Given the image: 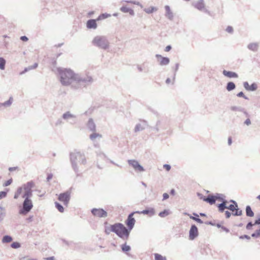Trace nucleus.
Listing matches in <instances>:
<instances>
[{"label": "nucleus", "mask_w": 260, "mask_h": 260, "mask_svg": "<svg viewBox=\"0 0 260 260\" xmlns=\"http://www.w3.org/2000/svg\"><path fill=\"white\" fill-rule=\"evenodd\" d=\"M111 231L122 239H127L129 235L125 227L121 223H116L111 225Z\"/></svg>", "instance_id": "obj_1"}, {"label": "nucleus", "mask_w": 260, "mask_h": 260, "mask_svg": "<svg viewBox=\"0 0 260 260\" xmlns=\"http://www.w3.org/2000/svg\"><path fill=\"white\" fill-rule=\"evenodd\" d=\"M60 76V82L64 85L71 84L76 79V75L71 70L65 69L59 73Z\"/></svg>", "instance_id": "obj_2"}, {"label": "nucleus", "mask_w": 260, "mask_h": 260, "mask_svg": "<svg viewBox=\"0 0 260 260\" xmlns=\"http://www.w3.org/2000/svg\"><path fill=\"white\" fill-rule=\"evenodd\" d=\"M22 206L19 210V213L21 215H26L33 207V204L30 198H24Z\"/></svg>", "instance_id": "obj_3"}, {"label": "nucleus", "mask_w": 260, "mask_h": 260, "mask_svg": "<svg viewBox=\"0 0 260 260\" xmlns=\"http://www.w3.org/2000/svg\"><path fill=\"white\" fill-rule=\"evenodd\" d=\"M35 184L33 181H30L23 184V188L24 192L22 195L23 198H30L32 196V188L34 187Z\"/></svg>", "instance_id": "obj_4"}, {"label": "nucleus", "mask_w": 260, "mask_h": 260, "mask_svg": "<svg viewBox=\"0 0 260 260\" xmlns=\"http://www.w3.org/2000/svg\"><path fill=\"white\" fill-rule=\"evenodd\" d=\"M93 43L101 48L106 49L108 48L109 44L106 39L102 37H96L93 40Z\"/></svg>", "instance_id": "obj_5"}, {"label": "nucleus", "mask_w": 260, "mask_h": 260, "mask_svg": "<svg viewBox=\"0 0 260 260\" xmlns=\"http://www.w3.org/2000/svg\"><path fill=\"white\" fill-rule=\"evenodd\" d=\"M137 213L136 212H133L131 213L127 216V218L126 220L125 221V224L127 225V230L128 232L129 235L130 234L131 231L132 230V229L134 228L136 220L133 217L134 215Z\"/></svg>", "instance_id": "obj_6"}, {"label": "nucleus", "mask_w": 260, "mask_h": 260, "mask_svg": "<svg viewBox=\"0 0 260 260\" xmlns=\"http://www.w3.org/2000/svg\"><path fill=\"white\" fill-rule=\"evenodd\" d=\"M215 201L217 200L221 202L220 204L217 205L218 211L225 207V204L228 203V201L225 200V196L223 194L216 193L215 195Z\"/></svg>", "instance_id": "obj_7"}, {"label": "nucleus", "mask_w": 260, "mask_h": 260, "mask_svg": "<svg viewBox=\"0 0 260 260\" xmlns=\"http://www.w3.org/2000/svg\"><path fill=\"white\" fill-rule=\"evenodd\" d=\"M71 198V192L67 191L59 194L58 200L63 202L64 205L67 206Z\"/></svg>", "instance_id": "obj_8"}, {"label": "nucleus", "mask_w": 260, "mask_h": 260, "mask_svg": "<svg viewBox=\"0 0 260 260\" xmlns=\"http://www.w3.org/2000/svg\"><path fill=\"white\" fill-rule=\"evenodd\" d=\"M93 215L99 218H105L108 216V213L102 208H93L91 210Z\"/></svg>", "instance_id": "obj_9"}, {"label": "nucleus", "mask_w": 260, "mask_h": 260, "mask_svg": "<svg viewBox=\"0 0 260 260\" xmlns=\"http://www.w3.org/2000/svg\"><path fill=\"white\" fill-rule=\"evenodd\" d=\"M199 235L198 229L195 224H192L189 232V238L190 240H194Z\"/></svg>", "instance_id": "obj_10"}, {"label": "nucleus", "mask_w": 260, "mask_h": 260, "mask_svg": "<svg viewBox=\"0 0 260 260\" xmlns=\"http://www.w3.org/2000/svg\"><path fill=\"white\" fill-rule=\"evenodd\" d=\"M136 212L152 216L155 214V210L153 208H148L142 211H137Z\"/></svg>", "instance_id": "obj_11"}, {"label": "nucleus", "mask_w": 260, "mask_h": 260, "mask_svg": "<svg viewBox=\"0 0 260 260\" xmlns=\"http://www.w3.org/2000/svg\"><path fill=\"white\" fill-rule=\"evenodd\" d=\"M156 57L158 59L159 64L161 66L167 65L170 62V60L168 58L162 57L160 55L157 54L156 55Z\"/></svg>", "instance_id": "obj_12"}, {"label": "nucleus", "mask_w": 260, "mask_h": 260, "mask_svg": "<svg viewBox=\"0 0 260 260\" xmlns=\"http://www.w3.org/2000/svg\"><path fill=\"white\" fill-rule=\"evenodd\" d=\"M204 201L208 203L210 205H213L215 203V196L213 195H208L207 197H204Z\"/></svg>", "instance_id": "obj_13"}, {"label": "nucleus", "mask_w": 260, "mask_h": 260, "mask_svg": "<svg viewBox=\"0 0 260 260\" xmlns=\"http://www.w3.org/2000/svg\"><path fill=\"white\" fill-rule=\"evenodd\" d=\"M184 214L189 216L190 219L196 221L199 223H203V221L199 218V215L196 213H193V215H194V216L190 215L187 213H184Z\"/></svg>", "instance_id": "obj_14"}, {"label": "nucleus", "mask_w": 260, "mask_h": 260, "mask_svg": "<svg viewBox=\"0 0 260 260\" xmlns=\"http://www.w3.org/2000/svg\"><path fill=\"white\" fill-rule=\"evenodd\" d=\"M244 86L246 89L250 91L255 90L257 88L256 84L253 83L251 85H249L247 82L244 83Z\"/></svg>", "instance_id": "obj_15"}, {"label": "nucleus", "mask_w": 260, "mask_h": 260, "mask_svg": "<svg viewBox=\"0 0 260 260\" xmlns=\"http://www.w3.org/2000/svg\"><path fill=\"white\" fill-rule=\"evenodd\" d=\"M96 19H90L87 22V27L88 28H96L97 24L96 23Z\"/></svg>", "instance_id": "obj_16"}, {"label": "nucleus", "mask_w": 260, "mask_h": 260, "mask_svg": "<svg viewBox=\"0 0 260 260\" xmlns=\"http://www.w3.org/2000/svg\"><path fill=\"white\" fill-rule=\"evenodd\" d=\"M236 206L235 205H233V204H231L229 206H227V203H225V207H224L223 208L220 209L219 212H220V213H223L225 209H228L231 211H233L234 212L235 211V209H236Z\"/></svg>", "instance_id": "obj_17"}, {"label": "nucleus", "mask_w": 260, "mask_h": 260, "mask_svg": "<svg viewBox=\"0 0 260 260\" xmlns=\"http://www.w3.org/2000/svg\"><path fill=\"white\" fill-rule=\"evenodd\" d=\"M136 171L141 172L144 171L143 167L140 164H129Z\"/></svg>", "instance_id": "obj_18"}, {"label": "nucleus", "mask_w": 260, "mask_h": 260, "mask_svg": "<svg viewBox=\"0 0 260 260\" xmlns=\"http://www.w3.org/2000/svg\"><path fill=\"white\" fill-rule=\"evenodd\" d=\"M223 74L224 76H225L228 77H229V78H237L238 77V75L236 73L233 72L227 71L226 70H224L223 71Z\"/></svg>", "instance_id": "obj_19"}, {"label": "nucleus", "mask_w": 260, "mask_h": 260, "mask_svg": "<svg viewBox=\"0 0 260 260\" xmlns=\"http://www.w3.org/2000/svg\"><path fill=\"white\" fill-rule=\"evenodd\" d=\"M246 215L248 217H253L254 215L253 211L252 210L249 205L246 206L245 208Z\"/></svg>", "instance_id": "obj_20"}, {"label": "nucleus", "mask_w": 260, "mask_h": 260, "mask_svg": "<svg viewBox=\"0 0 260 260\" xmlns=\"http://www.w3.org/2000/svg\"><path fill=\"white\" fill-rule=\"evenodd\" d=\"M120 10L124 13L128 12L132 15H134V11L126 6L122 7L120 8Z\"/></svg>", "instance_id": "obj_21"}, {"label": "nucleus", "mask_w": 260, "mask_h": 260, "mask_svg": "<svg viewBox=\"0 0 260 260\" xmlns=\"http://www.w3.org/2000/svg\"><path fill=\"white\" fill-rule=\"evenodd\" d=\"M196 8L199 10H202L205 8V5L203 0H201L197 2L195 6Z\"/></svg>", "instance_id": "obj_22"}, {"label": "nucleus", "mask_w": 260, "mask_h": 260, "mask_svg": "<svg viewBox=\"0 0 260 260\" xmlns=\"http://www.w3.org/2000/svg\"><path fill=\"white\" fill-rule=\"evenodd\" d=\"M13 240V238L9 235H5L3 237L2 242L3 243H10Z\"/></svg>", "instance_id": "obj_23"}, {"label": "nucleus", "mask_w": 260, "mask_h": 260, "mask_svg": "<svg viewBox=\"0 0 260 260\" xmlns=\"http://www.w3.org/2000/svg\"><path fill=\"white\" fill-rule=\"evenodd\" d=\"M23 189V185L21 187H19L17 188L14 196V198L15 199H17L19 198V196L21 194Z\"/></svg>", "instance_id": "obj_24"}, {"label": "nucleus", "mask_w": 260, "mask_h": 260, "mask_svg": "<svg viewBox=\"0 0 260 260\" xmlns=\"http://www.w3.org/2000/svg\"><path fill=\"white\" fill-rule=\"evenodd\" d=\"M122 251L124 252H126L131 250V248L129 245H126V243H124L121 246Z\"/></svg>", "instance_id": "obj_25"}, {"label": "nucleus", "mask_w": 260, "mask_h": 260, "mask_svg": "<svg viewBox=\"0 0 260 260\" xmlns=\"http://www.w3.org/2000/svg\"><path fill=\"white\" fill-rule=\"evenodd\" d=\"M88 126L90 127V129L92 131H94L95 129V125L93 123V120L92 119H90L88 122Z\"/></svg>", "instance_id": "obj_26"}, {"label": "nucleus", "mask_w": 260, "mask_h": 260, "mask_svg": "<svg viewBox=\"0 0 260 260\" xmlns=\"http://www.w3.org/2000/svg\"><path fill=\"white\" fill-rule=\"evenodd\" d=\"M154 255L155 260H167V258L165 256H164L160 254L154 253Z\"/></svg>", "instance_id": "obj_27"}, {"label": "nucleus", "mask_w": 260, "mask_h": 260, "mask_svg": "<svg viewBox=\"0 0 260 260\" xmlns=\"http://www.w3.org/2000/svg\"><path fill=\"white\" fill-rule=\"evenodd\" d=\"M55 207L57 208V209L61 213L63 212L64 211V208L59 203L55 202Z\"/></svg>", "instance_id": "obj_28"}, {"label": "nucleus", "mask_w": 260, "mask_h": 260, "mask_svg": "<svg viewBox=\"0 0 260 260\" xmlns=\"http://www.w3.org/2000/svg\"><path fill=\"white\" fill-rule=\"evenodd\" d=\"M235 88V85L233 82H229L228 83L226 89L228 91L233 90Z\"/></svg>", "instance_id": "obj_29"}, {"label": "nucleus", "mask_w": 260, "mask_h": 260, "mask_svg": "<svg viewBox=\"0 0 260 260\" xmlns=\"http://www.w3.org/2000/svg\"><path fill=\"white\" fill-rule=\"evenodd\" d=\"M111 15L110 14H102L101 15H100L98 17V18L96 19V20L97 21H99V20H103V19H106L109 17H110Z\"/></svg>", "instance_id": "obj_30"}, {"label": "nucleus", "mask_w": 260, "mask_h": 260, "mask_svg": "<svg viewBox=\"0 0 260 260\" xmlns=\"http://www.w3.org/2000/svg\"><path fill=\"white\" fill-rule=\"evenodd\" d=\"M169 214V210L165 209L164 211L159 212L158 215L161 217H165L168 216Z\"/></svg>", "instance_id": "obj_31"}, {"label": "nucleus", "mask_w": 260, "mask_h": 260, "mask_svg": "<svg viewBox=\"0 0 260 260\" xmlns=\"http://www.w3.org/2000/svg\"><path fill=\"white\" fill-rule=\"evenodd\" d=\"M102 135L101 134H98V133H93L90 135V138L92 140H95L96 138H101Z\"/></svg>", "instance_id": "obj_32"}, {"label": "nucleus", "mask_w": 260, "mask_h": 260, "mask_svg": "<svg viewBox=\"0 0 260 260\" xmlns=\"http://www.w3.org/2000/svg\"><path fill=\"white\" fill-rule=\"evenodd\" d=\"M6 64V61L5 60L2 58H0V69L1 70H4L5 69V66Z\"/></svg>", "instance_id": "obj_33"}, {"label": "nucleus", "mask_w": 260, "mask_h": 260, "mask_svg": "<svg viewBox=\"0 0 260 260\" xmlns=\"http://www.w3.org/2000/svg\"><path fill=\"white\" fill-rule=\"evenodd\" d=\"M11 247L12 248L17 249L21 247V245L19 242H14L11 244Z\"/></svg>", "instance_id": "obj_34"}, {"label": "nucleus", "mask_w": 260, "mask_h": 260, "mask_svg": "<svg viewBox=\"0 0 260 260\" xmlns=\"http://www.w3.org/2000/svg\"><path fill=\"white\" fill-rule=\"evenodd\" d=\"M260 236V229L257 230L255 232L251 234V237L253 238H258Z\"/></svg>", "instance_id": "obj_35"}, {"label": "nucleus", "mask_w": 260, "mask_h": 260, "mask_svg": "<svg viewBox=\"0 0 260 260\" xmlns=\"http://www.w3.org/2000/svg\"><path fill=\"white\" fill-rule=\"evenodd\" d=\"M156 8L154 7H150L145 9V11L147 13H151L153 12L156 11Z\"/></svg>", "instance_id": "obj_36"}, {"label": "nucleus", "mask_w": 260, "mask_h": 260, "mask_svg": "<svg viewBox=\"0 0 260 260\" xmlns=\"http://www.w3.org/2000/svg\"><path fill=\"white\" fill-rule=\"evenodd\" d=\"M3 208L0 206V222L3 220L5 216V213L3 212Z\"/></svg>", "instance_id": "obj_37"}, {"label": "nucleus", "mask_w": 260, "mask_h": 260, "mask_svg": "<svg viewBox=\"0 0 260 260\" xmlns=\"http://www.w3.org/2000/svg\"><path fill=\"white\" fill-rule=\"evenodd\" d=\"M174 80H175V78L174 77H172L171 78H168L166 81V82L167 84H172L174 83Z\"/></svg>", "instance_id": "obj_38"}, {"label": "nucleus", "mask_w": 260, "mask_h": 260, "mask_svg": "<svg viewBox=\"0 0 260 260\" xmlns=\"http://www.w3.org/2000/svg\"><path fill=\"white\" fill-rule=\"evenodd\" d=\"M7 192L5 191H0V200L5 198L7 196Z\"/></svg>", "instance_id": "obj_39"}, {"label": "nucleus", "mask_w": 260, "mask_h": 260, "mask_svg": "<svg viewBox=\"0 0 260 260\" xmlns=\"http://www.w3.org/2000/svg\"><path fill=\"white\" fill-rule=\"evenodd\" d=\"M253 225H255L254 223L253 224L251 221H250L247 224L246 228L247 230H250L252 229Z\"/></svg>", "instance_id": "obj_40"}, {"label": "nucleus", "mask_w": 260, "mask_h": 260, "mask_svg": "<svg viewBox=\"0 0 260 260\" xmlns=\"http://www.w3.org/2000/svg\"><path fill=\"white\" fill-rule=\"evenodd\" d=\"M111 232L112 231H111V225L110 226H106L105 228V232L107 235H109Z\"/></svg>", "instance_id": "obj_41"}, {"label": "nucleus", "mask_w": 260, "mask_h": 260, "mask_svg": "<svg viewBox=\"0 0 260 260\" xmlns=\"http://www.w3.org/2000/svg\"><path fill=\"white\" fill-rule=\"evenodd\" d=\"M12 182V179H10L8 180H7L6 182H5L3 186H8L10 185Z\"/></svg>", "instance_id": "obj_42"}, {"label": "nucleus", "mask_w": 260, "mask_h": 260, "mask_svg": "<svg viewBox=\"0 0 260 260\" xmlns=\"http://www.w3.org/2000/svg\"><path fill=\"white\" fill-rule=\"evenodd\" d=\"M239 238L240 239H246L247 240H250V237L248 235H241L239 237Z\"/></svg>", "instance_id": "obj_43"}, {"label": "nucleus", "mask_w": 260, "mask_h": 260, "mask_svg": "<svg viewBox=\"0 0 260 260\" xmlns=\"http://www.w3.org/2000/svg\"><path fill=\"white\" fill-rule=\"evenodd\" d=\"M164 168L167 171H169L170 170L171 167L170 165L168 164H165L164 166Z\"/></svg>", "instance_id": "obj_44"}, {"label": "nucleus", "mask_w": 260, "mask_h": 260, "mask_svg": "<svg viewBox=\"0 0 260 260\" xmlns=\"http://www.w3.org/2000/svg\"><path fill=\"white\" fill-rule=\"evenodd\" d=\"M12 101H13V99L12 98H10V99L6 102H5L4 104V105L5 106H8V105H10L11 104V103H12Z\"/></svg>", "instance_id": "obj_45"}, {"label": "nucleus", "mask_w": 260, "mask_h": 260, "mask_svg": "<svg viewBox=\"0 0 260 260\" xmlns=\"http://www.w3.org/2000/svg\"><path fill=\"white\" fill-rule=\"evenodd\" d=\"M232 213L229 211H225V215L226 218H229L231 216Z\"/></svg>", "instance_id": "obj_46"}, {"label": "nucleus", "mask_w": 260, "mask_h": 260, "mask_svg": "<svg viewBox=\"0 0 260 260\" xmlns=\"http://www.w3.org/2000/svg\"><path fill=\"white\" fill-rule=\"evenodd\" d=\"M226 30L227 32H228L229 33H232L233 31V29L232 26H229L226 28Z\"/></svg>", "instance_id": "obj_47"}, {"label": "nucleus", "mask_w": 260, "mask_h": 260, "mask_svg": "<svg viewBox=\"0 0 260 260\" xmlns=\"http://www.w3.org/2000/svg\"><path fill=\"white\" fill-rule=\"evenodd\" d=\"M72 168L75 172L78 171L77 164H72Z\"/></svg>", "instance_id": "obj_48"}, {"label": "nucleus", "mask_w": 260, "mask_h": 260, "mask_svg": "<svg viewBox=\"0 0 260 260\" xmlns=\"http://www.w3.org/2000/svg\"><path fill=\"white\" fill-rule=\"evenodd\" d=\"M163 199L162 200H165L168 199L169 198V195L167 193H164L162 195Z\"/></svg>", "instance_id": "obj_49"}, {"label": "nucleus", "mask_w": 260, "mask_h": 260, "mask_svg": "<svg viewBox=\"0 0 260 260\" xmlns=\"http://www.w3.org/2000/svg\"><path fill=\"white\" fill-rule=\"evenodd\" d=\"M237 211H238V216H241L243 214V212L242 210L238 208V206H237Z\"/></svg>", "instance_id": "obj_50"}, {"label": "nucleus", "mask_w": 260, "mask_h": 260, "mask_svg": "<svg viewBox=\"0 0 260 260\" xmlns=\"http://www.w3.org/2000/svg\"><path fill=\"white\" fill-rule=\"evenodd\" d=\"M53 177V175L52 174H48L47 177V181H49Z\"/></svg>", "instance_id": "obj_51"}, {"label": "nucleus", "mask_w": 260, "mask_h": 260, "mask_svg": "<svg viewBox=\"0 0 260 260\" xmlns=\"http://www.w3.org/2000/svg\"><path fill=\"white\" fill-rule=\"evenodd\" d=\"M221 229H222L223 231L225 232L226 233H229V232H230V230H229V229H228L227 228H226V227H225V226H222V228H221Z\"/></svg>", "instance_id": "obj_52"}, {"label": "nucleus", "mask_w": 260, "mask_h": 260, "mask_svg": "<svg viewBox=\"0 0 260 260\" xmlns=\"http://www.w3.org/2000/svg\"><path fill=\"white\" fill-rule=\"evenodd\" d=\"M20 260H38L37 258H29L28 259L26 257H23L20 259Z\"/></svg>", "instance_id": "obj_53"}, {"label": "nucleus", "mask_w": 260, "mask_h": 260, "mask_svg": "<svg viewBox=\"0 0 260 260\" xmlns=\"http://www.w3.org/2000/svg\"><path fill=\"white\" fill-rule=\"evenodd\" d=\"M232 215L235 216H238L237 208H236V209H235V211L232 213Z\"/></svg>", "instance_id": "obj_54"}, {"label": "nucleus", "mask_w": 260, "mask_h": 260, "mask_svg": "<svg viewBox=\"0 0 260 260\" xmlns=\"http://www.w3.org/2000/svg\"><path fill=\"white\" fill-rule=\"evenodd\" d=\"M254 224L260 225V218H258L255 220Z\"/></svg>", "instance_id": "obj_55"}, {"label": "nucleus", "mask_w": 260, "mask_h": 260, "mask_svg": "<svg viewBox=\"0 0 260 260\" xmlns=\"http://www.w3.org/2000/svg\"><path fill=\"white\" fill-rule=\"evenodd\" d=\"M230 202L233 203V205H235L236 206V207H237V206H238L237 203L233 200H231Z\"/></svg>", "instance_id": "obj_56"}, {"label": "nucleus", "mask_w": 260, "mask_h": 260, "mask_svg": "<svg viewBox=\"0 0 260 260\" xmlns=\"http://www.w3.org/2000/svg\"><path fill=\"white\" fill-rule=\"evenodd\" d=\"M171 49V46L169 45V46H167L166 48H165V51H166V52H168Z\"/></svg>", "instance_id": "obj_57"}, {"label": "nucleus", "mask_w": 260, "mask_h": 260, "mask_svg": "<svg viewBox=\"0 0 260 260\" xmlns=\"http://www.w3.org/2000/svg\"><path fill=\"white\" fill-rule=\"evenodd\" d=\"M20 39L23 41H27L28 40V38L25 36H22Z\"/></svg>", "instance_id": "obj_58"}, {"label": "nucleus", "mask_w": 260, "mask_h": 260, "mask_svg": "<svg viewBox=\"0 0 260 260\" xmlns=\"http://www.w3.org/2000/svg\"><path fill=\"white\" fill-rule=\"evenodd\" d=\"M237 96L239 97H244V94L243 92H240L237 94Z\"/></svg>", "instance_id": "obj_59"}, {"label": "nucleus", "mask_w": 260, "mask_h": 260, "mask_svg": "<svg viewBox=\"0 0 260 260\" xmlns=\"http://www.w3.org/2000/svg\"><path fill=\"white\" fill-rule=\"evenodd\" d=\"M46 260H55L54 256H50L45 258Z\"/></svg>", "instance_id": "obj_60"}, {"label": "nucleus", "mask_w": 260, "mask_h": 260, "mask_svg": "<svg viewBox=\"0 0 260 260\" xmlns=\"http://www.w3.org/2000/svg\"><path fill=\"white\" fill-rule=\"evenodd\" d=\"M245 123L247 125H249L251 123L250 120L249 119H247L245 121Z\"/></svg>", "instance_id": "obj_61"}, {"label": "nucleus", "mask_w": 260, "mask_h": 260, "mask_svg": "<svg viewBox=\"0 0 260 260\" xmlns=\"http://www.w3.org/2000/svg\"><path fill=\"white\" fill-rule=\"evenodd\" d=\"M17 167H10L9 168V170L10 171V172H12V171H13L14 170H15L16 169H17Z\"/></svg>", "instance_id": "obj_62"}, {"label": "nucleus", "mask_w": 260, "mask_h": 260, "mask_svg": "<svg viewBox=\"0 0 260 260\" xmlns=\"http://www.w3.org/2000/svg\"><path fill=\"white\" fill-rule=\"evenodd\" d=\"M170 194L171 195H173V196H174L175 194V190L174 189H172L171 190H170Z\"/></svg>", "instance_id": "obj_63"}, {"label": "nucleus", "mask_w": 260, "mask_h": 260, "mask_svg": "<svg viewBox=\"0 0 260 260\" xmlns=\"http://www.w3.org/2000/svg\"><path fill=\"white\" fill-rule=\"evenodd\" d=\"M62 242L66 245H69V243L68 241H66V240L64 239H62Z\"/></svg>", "instance_id": "obj_64"}]
</instances>
